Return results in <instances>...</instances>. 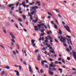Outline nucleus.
Listing matches in <instances>:
<instances>
[{
	"mask_svg": "<svg viewBox=\"0 0 76 76\" xmlns=\"http://www.w3.org/2000/svg\"><path fill=\"white\" fill-rule=\"evenodd\" d=\"M43 35V34H42V33H41L40 35V37H42Z\"/></svg>",
	"mask_w": 76,
	"mask_h": 76,
	"instance_id": "obj_60",
	"label": "nucleus"
},
{
	"mask_svg": "<svg viewBox=\"0 0 76 76\" xmlns=\"http://www.w3.org/2000/svg\"><path fill=\"white\" fill-rule=\"evenodd\" d=\"M3 32H4V33L5 34H7V32H6V30H5V29H4V30H3Z\"/></svg>",
	"mask_w": 76,
	"mask_h": 76,
	"instance_id": "obj_32",
	"label": "nucleus"
},
{
	"mask_svg": "<svg viewBox=\"0 0 76 76\" xmlns=\"http://www.w3.org/2000/svg\"><path fill=\"white\" fill-rule=\"evenodd\" d=\"M58 70H59V71H62V70H63V69H60V68L58 69Z\"/></svg>",
	"mask_w": 76,
	"mask_h": 76,
	"instance_id": "obj_51",
	"label": "nucleus"
},
{
	"mask_svg": "<svg viewBox=\"0 0 76 76\" xmlns=\"http://www.w3.org/2000/svg\"><path fill=\"white\" fill-rule=\"evenodd\" d=\"M48 15H50V16H52V14H51V13L50 12H48Z\"/></svg>",
	"mask_w": 76,
	"mask_h": 76,
	"instance_id": "obj_31",
	"label": "nucleus"
},
{
	"mask_svg": "<svg viewBox=\"0 0 76 76\" xmlns=\"http://www.w3.org/2000/svg\"><path fill=\"white\" fill-rule=\"evenodd\" d=\"M58 39H60V38H61V39H60V40L61 42H65V39L62 37V36H61V37H58ZM63 39V41H62V39Z\"/></svg>",
	"mask_w": 76,
	"mask_h": 76,
	"instance_id": "obj_1",
	"label": "nucleus"
},
{
	"mask_svg": "<svg viewBox=\"0 0 76 76\" xmlns=\"http://www.w3.org/2000/svg\"><path fill=\"white\" fill-rule=\"evenodd\" d=\"M58 33L60 35H61V34H62V31H61L60 30V29H59V31L58 32Z\"/></svg>",
	"mask_w": 76,
	"mask_h": 76,
	"instance_id": "obj_8",
	"label": "nucleus"
},
{
	"mask_svg": "<svg viewBox=\"0 0 76 76\" xmlns=\"http://www.w3.org/2000/svg\"><path fill=\"white\" fill-rule=\"evenodd\" d=\"M45 67L46 68H48V65H47V64H45Z\"/></svg>",
	"mask_w": 76,
	"mask_h": 76,
	"instance_id": "obj_36",
	"label": "nucleus"
},
{
	"mask_svg": "<svg viewBox=\"0 0 76 76\" xmlns=\"http://www.w3.org/2000/svg\"><path fill=\"white\" fill-rule=\"evenodd\" d=\"M69 48L70 50H72V47H71V46H69Z\"/></svg>",
	"mask_w": 76,
	"mask_h": 76,
	"instance_id": "obj_42",
	"label": "nucleus"
},
{
	"mask_svg": "<svg viewBox=\"0 0 76 76\" xmlns=\"http://www.w3.org/2000/svg\"><path fill=\"white\" fill-rule=\"evenodd\" d=\"M22 16L23 17V18L24 19V20H25V19H26V16L25 15H23Z\"/></svg>",
	"mask_w": 76,
	"mask_h": 76,
	"instance_id": "obj_19",
	"label": "nucleus"
},
{
	"mask_svg": "<svg viewBox=\"0 0 76 76\" xmlns=\"http://www.w3.org/2000/svg\"><path fill=\"white\" fill-rule=\"evenodd\" d=\"M0 47H2V48L4 49V50H5V48H4V47L3 46L1 45H0Z\"/></svg>",
	"mask_w": 76,
	"mask_h": 76,
	"instance_id": "obj_22",
	"label": "nucleus"
},
{
	"mask_svg": "<svg viewBox=\"0 0 76 76\" xmlns=\"http://www.w3.org/2000/svg\"><path fill=\"white\" fill-rule=\"evenodd\" d=\"M19 68L20 70H21L22 69V66L20 65H19Z\"/></svg>",
	"mask_w": 76,
	"mask_h": 76,
	"instance_id": "obj_33",
	"label": "nucleus"
},
{
	"mask_svg": "<svg viewBox=\"0 0 76 76\" xmlns=\"http://www.w3.org/2000/svg\"><path fill=\"white\" fill-rule=\"evenodd\" d=\"M14 8H15V7H11V9L12 10H13V9H14Z\"/></svg>",
	"mask_w": 76,
	"mask_h": 76,
	"instance_id": "obj_30",
	"label": "nucleus"
},
{
	"mask_svg": "<svg viewBox=\"0 0 76 76\" xmlns=\"http://www.w3.org/2000/svg\"><path fill=\"white\" fill-rule=\"evenodd\" d=\"M12 52L14 54H16V52H15V51H12Z\"/></svg>",
	"mask_w": 76,
	"mask_h": 76,
	"instance_id": "obj_40",
	"label": "nucleus"
},
{
	"mask_svg": "<svg viewBox=\"0 0 76 76\" xmlns=\"http://www.w3.org/2000/svg\"><path fill=\"white\" fill-rule=\"evenodd\" d=\"M40 73H44V70H43V69H40Z\"/></svg>",
	"mask_w": 76,
	"mask_h": 76,
	"instance_id": "obj_18",
	"label": "nucleus"
},
{
	"mask_svg": "<svg viewBox=\"0 0 76 76\" xmlns=\"http://www.w3.org/2000/svg\"><path fill=\"white\" fill-rule=\"evenodd\" d=\"M5 69H10V67L9 66H6Z\"/></svg>",
	"mask_w": 76,
	"mask_h": 76,
	"instance_id": "obj_21",
	"label": "nucleus"
},
{
	"mask_svg": "<svg viewBox=\"0 0 76 76\" xmlns=\"http://www.w3.org/2000/svg\"><path fill=\"white\" fill-rule=\"evenodd\" d=\"M69 41L71 45H73V43H72V41H71V39H69Z\"/></svg>",
	"mask_w": 76,
	"mask_h": 76,
	"instance_id": "obj_12",
	"label": "nucleus"
},
{
	"mask_svg": "<svg viewBox=\"0 0 76 76\" xmlns=\"http://www.w3.org/2000/svg\"><path fill=\"white\" fill-rule=\"evenodd\" d=\"M18 20H19V21H20V22H22V19H21V18H18Z\"/></svg>",
	"mask_w": 76,
	"mask_h": 76,
	"instance_id": "obj_14",
	"label": "nucleus"
},
{
	"mask_svg": "<svg viewBox=\"0 0 76 76\" xmlns=\"http://www.w3.org/2000/svg\"><path fill=\"white\" fill-rule=\"evenodd\" d=\"M38 28H34V30H35V31H38Z\"/></svg>",
	"mask_w": 76,
	"mask_h": 76,
	"instance_id": "obj_62",
	"label": "nucleus"
},
{
	"mask_svg": "<svg viewBox=\"0 0 76 76\" xmlns=\"http://www.w3.org/2000/svg\"><path fill=\"white\" fill-rule=\"evenodd\" d=\"M35 67L36 69V70H39V68H38L37 67L35 66Z\"/></svg>",
	"mask_w": 76,
	"mask_h": 76,
	"instance_id": "obj_56",
	"label": "nucleus"
},
{
	"mask_svg": "<svg viewBox=\"0 0 76 76\" xmlns=\"http://www.w3.org/2000/svg\"><path fill=\"white\" fill-rule=\"evenodd\" d=\"M47 26L48 28H50V25H49V24H47Z\"/></svg>",
	"mask_w": 76,
	"mask_h": 76,
	"instance_id": "obj_34",
	"label": "nucleus"
},
{
	"mask_svg": "<svg viewBox=\"0 0 76 76\" xmlns=\"http://www.w3.org/2000/svg\"><path fill=\"white\" fill-rule=\"evenodd\" d=\"M50 52H51V53H52V54H55V53H54V52L53 50H51L50 51Z\"/></svg>",
	"mask_w": 76,
	"mask_h": 76,
	"instance_id": "obj_27",
	"label": "nucleus"
},
{
	"mask_svg": "<svg viewBox=\"0 0 76 76\" xmlns=\"http://www.w3.org/2000/svg\"><path fill=\"white\" fill-rule=\"evenodd\" d=\"M49 60H50V61H53V59H51V58H49Z\"/></svg>",
	"mask_w": 76,
	"mask_h": 76,
	"instance_id": "obj_45",
	"label": "nucleus"
},
{
	"mask_svg": "<svg viewBox=\"0 0 76 76\" xmlns=\"http://www.w3.org/2000/svg\"><path fill=\"white\" fill-rule=\"evenodd\" d=\"M12 38V39H14L15 38V36H13V35H12V36H11Z\"/></svg>",
	"mask_w": 76,
	"mask_h": 76,
	"instance_id": "obj_50",
	"label": "nucleus"
},
{
	"mask_svg": "<svg viewBox=\"0 0 76 76\" xmlns=\"http://www.w3.org/2000/svg\"><path fill=\"white\" fill-rule=\"evenodd\" d=\"M51 70H53V71H56V68H51V70H50V71H51Z\"/></svg>",
	"mask_w": 76,
	"mask_h": 76,
	"instance_id": "obj_9",
	"label": "nucleus"
},
{
	"mask_svg": "<svg viewBox=\"0 0 76 76\" xmlns=\"http://www.w3.org/2000/svg\"><path fill=\"white\" fill-rule=\"evenodd\" d=\"M41 63H42V66H44V61H41Z\"/></svg>",
	"mask_w": 76,
	"mask_h": 76,
	"instance_id": "obj_17",
	"label": "nucleus"
},
{
	"mask_svg": "<svg viewBox=\"0 0 76 76\" xmlns=\"http://www.w3.org/2000/svg\"><path fill=\"white\" fill-rule=\"evenodd\" d=\"M62 67H63V69H65V68L66 67L65 66H63Z\"/></svg>",
	"mask_w": 76,
	"mask_h": 76,
	"instance_id": "obj_59",
	"label": "nucleus"
},
{
	"mask_svg": "<svg viewBox=\"0 0 76 76\" xmlns=\"http://www.w3.org/2000/svg\"><path fill=\"white\" fill-rule=\"evenodd\" d=\"M58 61H56L55 62V64H58Z\"/></svg>",
	"mask_w": 76,
	"mask_h": 76,
	"instance_id": "obj_48",
	"label": "nucleus"
},
{
	"mask_svg": "<svg viewBox=\"0 0 76 76\" xmlns=\"http://www.w3.org/2000/svg\"><path fill=\"white\" fill-rule=\"evenodd\" d=\"M62 62H63V63H65V61H64L63 60H62Z\"/></svg>",
	"mask_w": 76,
	"mask_h": 76,
	"instance_id": "obj_63",
	"label": "nucleus"
},
{
	"mask_svg": "<svg viewBox=\"0 0 76 76\" xmlns=\"http://www.w3.org/2000/svg\"><path fill=\"white\" fill-rule=\"evenodd\" d=\"M16 45H17V47H18V50H19V49H20V48H19V45H18V44H16Z\"/></svg>",
	"mask_w": 76,
	"mask_h": 76,
	"instance_id": "obj_20",
	"label": "nucleus"
},
{
	"mask_svg": "<svg viewBox=\"0 0 76 76\" xmlns=\"http://www.w3.org/2000/svg\"><path fill=\"white\" fill-rule=\"evenodd\" d=\"M64 27L66 29L67 31L69 32H70H70H71V31H70V28H69V26H67L66 27V26H64Z\"/></svg>",
	"mask_w": 76,
	"mask_h": 76,
	"instance_id": "obj_3",
	"label": "nucleus"
},
{
	"mask_svg": "<svg viewBox=\"0 0 76 76\" xmlns=\"http://www.w3.org/2000/svg\"><path fill=\"white\" fill-rule=\"evenodd\" d=\"M54 27L55 29H57V26L56 25H54Z\"/></svg>",
	"mask_w": 76,
	"mask_h": 76,
	"instance_id": "obj_25",
	"label": "nucleus"
},
{
	"mask_svg": "<svg viewBox=\"0 0 76 76\" xmlns=\"http://www.w3.org/2000/svg\"><path fill=\"white\" fill-rule=\"evenodd\" d=\"M56 67V64L53 65V67Z\"/></svg>",
	"mask_w": 76,
	"mask_h": 76,
	"instance_id": "obj_55",
	"label": "nucleus"
},
{
	"mask_svg": "<svg viewBox=\"0 0 76 76\" xmlns=\"http://www.w3.org/2000/svg\"><path fill=\"white\" fill-rule=\"evenodd\" d=\"M37 26L39 28H41V24H38Z\"/></svg>",
	"mask_w": 76,
	"mask_h": 76,
	"instance_id": "obj_11",
	"label": "nucleus"
},
{
	"mask_svg": "<svg viewBox=\"0 0 76 76\" xmlns=\"http://www.w3.org/2000/svg\"><path fill=\"white\" fill-rule=\"evenodd\" d=\"M50 23H51V24H53V25H54V21H53L50 22Z\"/></svg>",
	"mask_w": 76,
	"mask_h": 76,
	"instance_id": "obj_53",
	"label": "nucleus"
},
{
	"mask_svg": "<svg viewBox=\"0 0 76 76\" xmlns=\"http://www.w3.org/2000/svg\"><path fill=\"white\" fill-rule=\"evenodd\" d=\"M49 73L50 75H53L54 74V72H52L49 71Z\"/></svg>",
	"mask_w": 76,
	"mask_h": 76,
	"instance_id": "obj_7",
	"label": "nucleus"
},
{
	"mask_svg": "<svg viewBox=\"0 0 76 76\" xmlns=\"http://www.w3.org/2000/svg\"><path fill=\"white\" fill-rule=\"evenodd\" d=\"M67 60H70V58L69 57H67Z\"/></svg>",
	"mask_w": 76,
	"mask_h": 76,
	"instance_id": "obj_58",
	"label": "nucleus"
},
{
	"mask_svg": "<svg viewBox=\"0 0 76 76\" xmlns=\"http://www.w3.org/2000/svg\"><path fill=\"white\" fill-rule=\"evenodd\" d=\"M35 42V40L34 41L33 39L31 40V43L33 44Z\"/></svg>",
	"mask_w": 76,
	"mask_h": 76,
	"instance_id": "obj_28",
	"label": "nucleus"
},
{
	"mask_svg": "<svg viewBox=\"0 0 76 76\" xmlns=\"http://www.w3.org/2000/svg\"><path fill=\"white\" fill-rule=\"evenodd\" d=\"M29 71L30 72L31 74V75H32L33 73V71H32V68H31V65H29Z\"/></svg>",
	"mask_w": 76,
	"mask_h": 76,
	"instance_id": "obj_2",
	"label": "nucleus"
},
{
	"mask_svg": "<svg viewBox=\"0 0 76 76\" xmlns=\"http://www.w3.org/2000/svg\"><path fill=\"white\" fill-rule=\"evenodd\" d=\"M39 51V50H36L35 51V53H37Z\"/></svg>",
	"mask_w": 76,
	"mask_h": 76,
	"instance_id": "obj_35",
	"label": "nucleus"
},
{
	"mask_svg": "<svg viewBox=\"0 0 76 76\" xmlns=\"http://www.w3.org/2000/svg\"><path fill=\"white\" fill-rule=\"evenodd\" d=\"M45 39H46V40H48V39H49L47 37H45Z\"/></svg>",
	"mask_w": 76,
	"mask_h": 76,
	"instance_id": "obj_52",
	"label": "nucleus"
},
{
	"mask_svg": "<svg viewBox=\"0 0 76 76\" xmlns=\"http://www.w3.org/2000/svg\"><path fill=\"white\" fill-rule=\"evenodd\" d=\"M22 10V8L20 7L19 8V11H21V10Z\"/></svg>",
	"mask_w": 76,
	"mask_h": 76,
	"instance_id": "obj_41",
	"label": "nucleus"
},
{
	"mask_svg": "<svg viewBox=\"0 0 76 76\" xmlns=\"http://www.w3.org/2000/svg\"><path fill=\"white\" fill-rule=\"evenodd\" d=\"M53 10H55V11H56L57 13H58V10H56V9H53Z\"/></svg>",
	"mask_w": 76,
	"mask_h": 76,
	"instance_id": "obj_57",
	"label": "nucleus"
},
{
	"mask_svg": "<svg viewBox=\"0 0 76 76\" xmlns=\"http://www.w3.org/2000/svg\"><path fill=\"white\" fill-rule=\"evenodd\" d=\"M23 63L24 64H25V65H27V64H26V63L25 61H23Z\"/></svg>",
	"mask_w": 76,
	"mask_h": 76,
	"instance_id": "obj_46",
	"label": "nucleus"
},
{
	"mask_svg": "<svg viewBox=\"0 0 76 76\" xmlns=\"http://www.w3.org/2000/svg\"><path fill=\"white\" fill-rule=\"evenodd\" d=\"M55 41H56V42H57V43H58V40H57V39H55Z\"/></svg>",
	"mask_w": 76,
	"mask_h": 76,
	"instance_id": "obj_47",
	"label": "nucleus"
},
{
	"mask_svg": "<svg viewBox=\"0 0 76 76\" xmlns=\"http://www.w3.org/2000/svg\"><path fill=\"white\" fill-rule=\"evenodd\" d=\"M25 4V1H24L22 2V4H23V5H24V4Z\"/></svg>",
	"mask_w": 76,
	"mask_h": 76,
	"instance_id": "obj_38",
	"label": "nucleus"
},
{
	"mask_svg": "<svg viewBox=\"0 0 76 76\" xmlns=\"http://www.w3.org/2000/svg\"><path fill=\"white\" fill-rule=\"evenodd\" d=\"M33 47H35V44L34 43L33 44Z\"/></svg>",
	"mask_w": 76,
	"mask_h": 76,
	"instance_id": "obj_64",
	"label": "nucleus"
},
{
	"mask_svg": "<svg viewBox=\"0 0 76 76\" xmlns=\"http://www.w3.org/2000/svg\"><path fill=\"white\" fill-rule=\"evenodd\" d=\"M14 6V4H10L7 5L8 6H9V7H12V6Z\"/></svg>",
	"mask_w": 76,
	"mask_h": 76,
	"instance_id": "obj_6",
	"label": "nucleus"
},
{
	"mask_svg": "<svg viewBox=\"0 0 76 76\" xmlns=\"http://www.w3.org/2000/svg\"><path fill=\"white\" fill-rule=\"evenodd\" d=\"M36 19L35 21H36V22H38V18H36Z\"/></svg>",
	"mask_w": 76,
	"mask_h": 76,
	"instance_id": "obj_61",
	"label": "nucleus"
},
{
	"mask_svg": "<svg viewBox=\"0 0 76 76\" xmlns=\"http://www.w3.org/2000/svg\"><path fill=\"white\" fill-rule=\"evenodd\" d=\"M15 72H16L17 73L16 75L18 76H19V72L18 71H17L16 70H15Z\"/></svg>",
	"mask_w": 76,
	"mask_h": 76,
	"instance_id": "obj_5",
	"label": "nucleus"
},
{
	"mask_svg": "<svg viewBox=\"0 0 76 76\" xmlns=\"http://www.w3.org/2000/svg\"><path fill=\"white\" fill-rule=\"evenodd\" d=\"M11 40L12 42H13V43H15V40L13 39H12Z\"/></svg>",
	"mask_w": 76,
	"mask_h": 76,
	"instance_id": "obj_16",
	"label": "nucleus"
},
{
	"mask_svg": "<svg viewBox=\"0 0 76 76\" xmlns=\"http://www.w3.org/2000/svg\"><path fill=\"white\" fill-rule=\"evenodd\" d=\"M38 7L37 6H34L32 7V9H34V11H36V12H37V11L36 9H38Z\"/></svg>",
	"mask_w": 76,
	"mask_h": 76,
	"instance_id": "obj_4",
	"label": "nucleus"
},
{
	"mask_svg": "<svg viewBox=\"0 0 76 76\" xmlns=\"http://www.w3.org/2000/svg\"><path fill=\"white\" fill-rule=\"evenodd\" d=\"M63 44L64 46H65V47H67V44H66L65 43H64Z\"/></svg>",
	"mask_w": 76,
	"mask_h": 76,
	"instance_id": "obj_26",
	"label": "nucleus"
},
{
	"mask_svg": "<svg viewBox=\"0 0 76 76\" xmlns=\"http://www.w3.org/2000/svg\"><path fill=\"white\" fill-rule=\"evenodd\" d=\"M66 37H67V38H70L71 39V37L70 36H67Z\"/></svg>",
	"mask_w": 76,
	"mask_h": 76,
	"instance_id": "obj_39",
	"label": "nucleus"
},
{
	"mask_svg": "<svg viewBox=\"0 0 76 76\" xmlns=\"http://www.w3.org/2000/svg\"><path fill=\"white\" fill-rule=\"evenodd\" d=\"M58 16L59 17H60V18H62V17L61 16V15H60V14H58Z\"/></svg>",
	"mask_w": 76,
	"mask_h": 76,
	"instance_id": "obj_37",
	"label": "nucleus"
},
{
	"mask_svg": "<svg viewBox=\"0 0 76 76\" xmlns=\"http://www.w3.org/2000/svg\"><path fill=\"white\" fill-rule=\"evenodd\" d=\"M19 3L18 2L17 3V4H16L15 5L16 7H18V5H19Z\"/></svg>",
	"mask_w": 76,
	"mask_h": 76,
	"instance_id": "obj_23",
	"label": "nucleus"
},
{
	"mask_svg": "<svg viewBox=\"0 0 76 76\" xmlns=\"http://www.w3.org/2000/svg\"><path fill=\"white\" fill-rule=\"evenodd\" d=\"M1 74L2 75H5V72L4 71H3L1 72Z\"/></svg>",
	"mask_w": 76,
	"mask_h": 76,
	"instance_id": "obj_10",
	"label": "nucleus"
},
{
	"mask_svg": "<svg viewBox=\"0 0 76 76\" xmlns=\"http://www.w3.org/2000/svg\"><path fill=\"white\" fill-rule=\"evenodd\" d=\"M30 11H32V10H34V9L32 8V7H30Z\"/></svg>",
	"mask_w": 76,
	"mask_h": 76,
	"instance_id": "obj_29",
	"label": "nucleus"
},
{
	"mask_svg": "<svg viewBox=\"0 0 76 76\" xmlns=\"http://www.w3.org/2000/svg\"><path fill=\"white\" fill-rule=\"evenodd\" d=\"M49 66H50L51 67H53V65L52 64H49Z\"/></svg>",
	"mask_w": 76,
	"mask_h": 76,
	"instance_id": "obj_44",
	"label": "nucleus"
},
{
	"mask_svg": "<svg viewBox=\"0 0 76 76\" xmlns=\"http://www.w3.org/2000/svg\"><path fill=\"white\" fill-rule=\"evenodd\" d=\"M50 38L49 39V40H50V39H52L53 40V37H50Z\"/></svg>",
	"mask_w": 76,
	"mask_h": 76,
	"instance_id": "obj_49",
	"label": "nucleus"
},
{
	"mask_svg": "<svg viewBox=\"0 0 76 76\" xmlns=\"http://www.w3.org/2000/svg\"><path fill=\"white\" fill-rule=\"evenodd\" d=\"M9 34H10V35H11V37H12V35H13V34H12V33H11V32H10V33H9Z\"/></svg>",
	"mask_w": 76,
	"mask_h": 76,
	"instance_id": "obj_43",
	"label": "nucleus"
},
{
	"mask_svg": "<svg viewBox=\"0 0 76 76\" xmlns=\"http://www.w3.org/2000/svg\"><path fill=\"white\" fill-rule=\"evenodd\" d=\"M14 25H15V26L16 27V28H17L18 29L19 28V27H18V25L16 24L15 23H14Z\"/></svg>",
	"mask_w": 76,
	"mask_h": 76,
	"instance_id": "obj_13",
	"label": "nucleus"
},
{
	"mask_svg": "<svg viewBox=\"0 0 76 76\" xmlns=\"http://www.w3.org/2000/svg\"><path fill=\"white\" fill-rule=\"evenodd\" d=\"M38 3H41L39 2L36 1V3L35 4V5H36V4H37Z\"/></svg>",
	"mask_w": 76,
	"mask_h": 76,
	"instance_id": "obj_24",
	"label": "nucleus"
},
{
	"mask_svg": "<svg viewBox=\"0 0 76 76\" xmlns=\"http://www.w3.org/2000/svg\"><path fill=\"white\" fill-rule=\"evenodd\" d=\"M19 24H20V26H21L23 27V26H22V23H20Z\"/></svg>",
	"mask_w": 76,
	"mask_h": 76,
	"instance_id": "obj_54",
	"label": "nucleus"
},
{
	"mask_svg": "<svg viewBox=\"0 0 76 76\" xmlns=\"http://www.w3.org/2000/svg\"><path fill=\"white\" fill-rule=\"evenodd\" d=\"M35 13V11H33L32 12H31V14L32 15H34V13Z\"/></svg>",
	"mask_w": 76,
	"mask_h": 76,
	"instance_id": "obj_15",
	"label": "nucleus"
}]
</instances>
